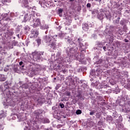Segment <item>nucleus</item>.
I'll return each mask as SVG.
<instances>
[{"instance_id": "nucleus-5", "label": "nucleus", "mask_w": 130, "mask_h": 130, "mask_svg": "<svg viewBox=\"0 0 130 130\" xmlns=\"http://www.w3.org/2000/svg\"><path fill=\"white\" fill-rule=\"evenodd\" d=\"M54 38L52 36H46L45 39V42L46 43L49 42L50 43L52 41V39Z\"/></svg>"}, {"instance_id": "nucleus-26", "label": "nucleus", "mask_w": 130, "mask_h": 130, "mask_svg": "<svg viewBox=\"0 0 130 130\" xmlns=\"http://www.w3.org/2000/svg\"><path fill=\"white\" fill-rule=\"evenodd\" d=\"M63 74H66V73H68V70L64 69V70H61V71Z\"/></svg>"}, {"instance_id": "nucleus-28", "label": "nucleus", "mask_w": 130, "mask_h": 130, "mask_svg": "<svg viewBox=\"0 0 130 130\" xmlns=\"http://www.w3.org/2000/svg\"><path fill=\"white\" fill-rule=\"evenodd\" d=\"M44 121L45 122H46V123H49V119H45Z\"/></svg>"}, {"instance_id": "nucleus-43", "label": "nucleus", "mask_w": 130, "mask_h": 130, "mask_svg": "<svg viewBox=\"0 0 130 130\" xmlns=\"http://www.w3.org/2000/svg\"><path fill=\"white\" fill-rule=\"evenodd\" d=\"M94 1H95V2H98V0H94Z\"/></svg>"}, {"instance_id": "nucleus-21", "label": "nucleus", "mask_w": 130, "mask_h": 130, "mask_svg": "<svg viewBox=\"0 0 130 130\" xmlns=\"http://www.w3.org/2000/svg\"><path fill=\"white\" fill-rule=\"evenodd\" d=\"M82 114V111L81 110H77L76 111V114Z\"/></svg>"}, {"instance_id": "nucleus-31", "label": "nucleus", "mask_w": 130, "mask_h": 130, "mask_svg": "<svg viewBox=\"0 0 130 130\" xmlns=\"http://www.w3.org/2000/svg\"><path fill=\"white\" fill-rule=\"evenodd\" d=\"M13 71H14V72H15V73H17V72L18 71V68H14V69H13Z\"/></svg>"}, {"instance_id": "nucleus-4", "label": "nucleus", "mask_w": 130, "mask_h": 130, "mask_svg": "<svg viewBox=\"0 0 130 130\" xmlns=\"http://www.w3.org/2000/svg\"><path fill=\"white\" fill-rule=\"evenodd\" d=\"M43 113V111L41 109H38L36 111H35L34 112V114L36 116V118H39V115L40 114H42Z\"/></svg>"}, {"instance_id": "nucleus-16", "label": "nucleus", "mask_w": 130, "mask_h": 130, "mask_svg": "<svg viewBox=\"0 0 130 130\" xmlns=\"http://www.w3.org/2000/svg\"><path fill=\"white\" fill-rule=\"evenodd\" d=\"M67 42H68V43H69V44H71V45H73V44L74 43V42H73V40H70V39H68L67 40Z\"/></svg>"}, {"instance_id": "nucleus-15", "label": "nucleus", "mask_w": 130, "mask_h": 130, "mask_svg": "<svg viewBox=\"0 0 130 130\" xmlns=\"http://www.w3.org/2000/svg\"><path fill=\"white\" fill-rule=\"evenodd\" d=\"M62 12H63V9H59L58 13H59V15L60 17H62V14H62Z\"/></svg>"}, {"instance_id": "nucleus-41", "label": "nucleus", "mask_w": 130, "mask_h": 130, "mask_svg": "<svg viewBox=\"0 0 130 130\" xmlns=\"http://www.w3.org/2000/svg\"><path fill=\"white\" fill-rule=\"evenodd\" d=\"M99 130H104L103 128L99 129Z\"/></svg>"}, {"instance_id": "nucleus-22", "label": "nucleus", "mask_w": 130, "mask_h": 130, "mask_svg": "<svg viewBox=\"0 0 130 130\" xmlns=\"http://www.w3.org/2000/svg\"><path fill=\"white\" fill-rule=\"evenodd\" d=\"M119 20H120V17H118L115 21V23L118 24L119 23Z\"/></svg>"}, {"instance_id": "nucleus-17", "label": "nucleus", "mask_w": 130, "mask_h": 130, "mask_svg": "<svg viewBox=\"0 0 130 130\" xmlns=\"http://www.w3.org/2000/svg\"><path fill=\"white\" fill-rule=\"evenodd\" d=\"M28 86L27 84H24L22 85V88H24V89H28Z\"/></svg>"}, {"instance_id": "nucleus-35", "label": "nucleus", "mask_w": 130, "mask_h": 130, "mask_svg": "<svg viewBox=\"0 0 130 130\" xmlns=\"http://www.w3.org/2000/svg\"><path fill=\"white\" fill-rule=\"evenodd\" d=\"M83 51H84V52H86V50L83 49L82 51H81L80 54H83Z\"/></svg>"}, {"instance_id": "nucleus-45", "label": "nucleus", "mask_w": 130, "mask_h": 130, "mask_svg": "<svg viewBox=\"0 0 130 130\" xmlns=\"http://www.w3.org/2000/svg\"><path fill=\"white\" fill-rule=\"evenodd\" d=\"M78 97H80V95H78Z\"/></svg>"}, {"instance_id": "nucleus-19", "label": "nucleus", "mask_w": 130, "mask_h": 130, "mask_svg": "<svg viewBox=\"0 0 130 130\" xmlns=\"http://www.w3.org/2000/svg\"><path fill=\"white\" fill-rule=\"evenodd\" d=\"M64 94L66 96H71V92L70 91H66Z\"/></svg>"}, {"instance_id": "nucleus-13", "label": "nucleus", "mask_w": 130, "mask_h": 130, "mask_svg": "<svg viewBox=\"0 0 130 130\" xmlns=\"http://www.w3.org/2000/svg\"><path fill=\"white\" fill-rule=\"evenodd\" d=\"M98 19H99V20H103V19H104V14H100L98 16Z\"/></svg>"}, {"instance_id": "nucleus-20", "label": "nucleus", "mask_w": 130, "mask_h": 130, "mask_svg": "<svg viewBox=\"0 0 130 130\" xmlns=\"http://www.w3.org/2000/svg\"><path fill=\"white\" fill-rule=\"evenodd\" d=\"M19 66H22V68H24V67H25V66H24V62H23L22 61L19 62Z\"/></svg>"}, {"instance_id": "nucleus-36", "label": "nucleus", "mask_w": 130, "mask_h": 130, "mask_svg": "<svg viewBox=\"0 0 130 130\" xmlns=\"http://www.w3.org/2000/svg\"><path fill=\"white\" fill-rule=\"evenodd\" d=\"M103 48L104 51H106V47L104 46V47H103Z\"/></svg>"}, {"instance_id": "nucleus-3", "label": "nucleus", "mask_w": 130, "mask_h": 130, "mask_svg": "<svg viewBox=\"0 0 130 130\" xmlns=\"http://www.w3.org/2000/svg\"><path fill=\"white\" fill-rule=\"evenodd\" d=\"M49 46L53 49H55V48H56V39L53 38L52 41L50 43Z\"/></svg>"}, {"instance_id": "nucleus-1", "label": "nucleus", "mask_w": 130, "mask_h": 130, "mask_svg": "<svg viewBox=\"0 0 130 130\" xmlns=\"http://www.w3.org/2000/svg\"><path fill=\"white\" fill-rule=\"evenodd\" d=\"M35 17L33 15L30 16L29 21L30 23H33L34 27H37V26H40L41 25V21L39 18L35 19Z\"/></svg>"}, {"instance_id": "nucleus-11", "label": "nucleus", "mask_w": 130, "mask_h": 130, "mask_svg": "<svg viewBox=\"0 0 130 130\" xmlns=\"http://www.w3.org/2000/svg\"><path fill=\"white\" fill-rule=\"evenodd\" d=\"M28 20H29V15L28 14H26L24 16L23 21H24V22H27V21H28Z\"/></svg>"}, {"instance_id": "nucleus-8", "label": "nucleus", "mask_w": 130, "mask_h": 130, "mask_svg": "<svg viewBox=\"0 0 130 130\" xmlns=\"http://www.w3.org/2000/svg\"><path fill=\"white\" fill-rule=\"evenodd\" d=\"M6 79H7V78H6V77L4 75L0 74L1 82H5V81H6Z\"/></svg>"}, {"instance_id": "nucleus-34", "label": "nucleus", "mask_w": 130, "mask_h": 130, "mask_svg": "<svg viewBox=\"0 0 130 130\" xmlns=\"http://www.w3.org/2000/svg\"><path fill=\"white\" fill-rule=\"evenodd\" d=\"M95 112L94 111H91L90 112V115H94Z\"/></svg>"}, {"instance_id": "nucleus-37", "label": "nucleus", "mask_w": 130, "mask_h": 130, "mask_svg": "<svg viewBox=\"0 0 130 130\" xmlns=\"http://www.w3.org/2000/svg\"><path fill=\"white\" fill-rule=\"evenodd\" d=\"M128 105H130V99L128 100L127 104Z\"/></svg>"}, {"instance_id": "nucleus-44", "label": "nucleus", "mask_w": 130, "mask_h": 130, "mask_svg": "<svg viewBox=\"0 0 130 130\" xmlns=\"http://www.w3.org/2000/svg\"><path fill=\"white\" fill-rule=\"evenodd\" d=\"M99 2H101V0H98Z\"/></svg>"}, {"instance_id": "nucleus-23", "label": "nucleus", "mask_w": 130, "mask_h": 130, "mask_svg": "<svg viewBox=\"0 0 130 130\" xmlns=\"http://www.w3.org/2000/svg\"><path fill=\"white\" fill-rule=\"evenodd\" d=\"M37 42L39 45L41 44V39H38L37 40Z\"/></svg>"}, {"instance_id": "nucleus-30", "label": "nucleus", "mask_w": 130, "mask_h": 130, "mask_svg": "<svg viewBox=\"0 0 130 130\" xmlns=\"http://www.w3.org/2000/svg\"><path fill=\"white\" fill-rule=\"evenodd\" d=\"M13 43V45L15 46V45H17V44H18V42L14 41Z\"/></svg>"}, {"instance_id": "nucleus-32", "label": "nucleus", "mask_w": 130, "mask_h": 130, "mask_svg": "<svg viewBox=\"0 0 130 130\" xmlns=\"http://www.w3.org/2000/svg\"><path fill=\"white\" fill-rule=\"evenodd\" d=\"M86 7H87V8H91V4L88 3V4L86 5Z\"/></svg>"}, {"instance_id": "nucleus-38", "label": "nucleus", "mask_w": 130, "mask_h": 130, "mask_svg": "<svg viewBox=\"0 0 130 130\" xmlns=\"http://www.w3.org/2000/svg\"><path fill=\"white\" fill-rule=\"evenodd\" d=\"M125 42L126 43L128 42V40L125 39Z\"/></svg>"}, {"instance_id": "nucleus-42", "label": "nucleus", "mask_w": 130, "mask_h": 130, "mask_svg": "<svg viewBox=\"0 0 130 130\" xmlns=\"http://www.w3.org/2000/svg\"><path fill=\"white\" fill-rule=\"evenodd\" d=\"M60 127V125H58V127Z\"/></svg>"}, {"instance_id": "nucleus-25", "label": "nucleus", "mask_w": 130, "mask_h": 130, "mask_svg": "<svg viewBox=\"0 0 130 130\" xmlns=\"http://www.w3.org/2000/svg\"><path fill=\"white\" fill-rule=\"evenodd\" d=\"M118 125L119 128H122L123 127V124H119Z\"/></svg>"}, {"instance_id": "nucleus-27", "label": "nucleus", "mask_w": 130, "mask_h": 130, "mask_svg": "<svg viewBox=\"0 0 130 130\" xmlns=\"http://www.w3.org/2000/svg\"><path fill=\"white\" fill-rule=\"evenodd\" d=\"M63 34H59L58 36L60 37V38H63Z\"/></svg>"}, {"instance_id": "nucleus-33", "label": "nucleus", "mask_w": 130, "mask_h": 130, "mask_svg": "<svg viewBox=\"0 0 130 130\" xmlns=\"http://www.w3.org/2000/svg\"><path fill=\"white\" fill-rule=\"evenodd\" d=\"M60 106L61 108H64V105L63 104H60Z\"/></svg>"}, {"instance_id": "nucleus-6", "label": "nucleus", "mask_w": 130, "mask_h": 130, "mask_svg": "<svg viewBox=\"0 0 130 130\" xmlns=\"http://www.w3.org/2000/svg\"><path fill=\"white\" fill-rule=\"evenodd\" d=\"M23 8H26V9H29L30 7L29 6V2L28 0H23Z\"/></svg>"}, {"instance_id": "nucleus-24", "label": "nucleus", "mask_w": 130, "mask_h": 130, "mask_svg": "<svg viewBox=\"0 0 130 130\" xmlns=\"http://www.w3.org/2000/svg\"><path fill=\"white\" fill-rule=\"evenodd\" d=\"M79 47H81V48H82V47H84V44H83L82 43H80V44H79Z\"/></svg>"}, {"instance_id": "nucleus-40", "label": "nucleus", "mask_w": 130, "mask_h": 130, "mask_svg": "<svg viewBox=\"0 0 130 130\" xmlns=\"http://www.w3.org/2000/svg\"><path fill=\"white\" fill-rule=\"evenodd\" d=\"M70 2H74L75 0H69Z\"/></svg>"}, {"instance_id": "nucleus-18", "label": "nucleus", "mask_w": 130, "mask_h": 130, "mask_svg": "<svg viewBox=\"0 0 130 130\" xmlns=\"http://www.w3.org/2000/svg\"><path fill=\"white\" fill-rule=\"evenodd\" d=\"M83 41V39H82L81 38H78L77 42L79 44H80V43H82L81 42Z\"/></svg>"}, {"instance_id": "nucleus-14", "label": "nucleus", "mask_w": 130, "mask_h": 130, "mask_svg": "<svg viewBox=\"0 0 130 130\" xmlns=\"http://www.w3.org/2000/svg\"><path fill=\"white\" fill-rule=\"evenodd\" d=\"M90 76H92V77H93V76H95V75H96V72H95V70H91V72H90Z\"/></svg>"}, {"instance_id": "nucleus-39", "label": "nucleus", "mask_w": 130, "mask_h": 130, "mask_svg": "<svg viewBox=\"0 0 130 130\" xmlns=\"http://www.w3.org/2000/svg\"><path fill=\"white\" fill-rule=\"evenodd\" d=\"M52 37H53V38H55L54 37H57V35H55V36H52Z\"/></svg>"}, {"instance_id": "nucleus-29", "label": "nucleus", "mask_w": 130, "mask_h": 130, "mask_svg": "<svg viewBox=\"0 0 130 130\" xmlns=\"http://www.w3.org/2000/svg\"><path fill=\"white\" fill-rule=\"evenodd\" d=\"M120 24L121 25H124V20H121L120 22Z\"/></svg>"}, {"instance_id": "nucleus-9", "label": "nucleus", "mask_w": 130, "mask_h": 130, "mask_svg": "<svg viewBox=\"0 0 130 130\" xmlns=\"http://www.w3.org/2000/svg\"><path fill=\"white\" fill-rule=\"evenodd\" d=\"M38 36V31H32L31 34V37L32 38L37 37Z\"/></svg>"}, {"instance_id": "nucleus-7", "label": "nucleus", "mask_w": 130, "mask_h": 130, "mask_svg": "<svg viewBox=\"0 0 130 130\" xmlns=\"http://www.w3.org/2000/svg\"><path fill=\"white\" fill-rule=\"evenodd\" d=\"M45 102H46V101H45V99L44 98H40L38 100V103L41 105H42V104L45 103Z\"/></svg>"}, {"instance_id": "nucleus-12", "label": "nucleus", "mask_w": 130, "mask_h": 130, "mask_svg": "<svg viewBox=\"0 0 130 130\" xmlns=\"http://www.w3.org/2000/svg\"><path fill=\"white\" fill-rule=\"evenodd\" d=\"M125 110L126 111L129 112L130 111V105H128V104H127L126 105V106H125Z\"/></svg>"}, {"instance_id": "nucleus-10", "label": "nucleus", "mask_w": 130, "mask_h": 130, "mask_svg": "<svg viewBox=\"0 0 130 130\" xmlns=\"http://www.w3.org/2000/svg\"><path fill=\"white\" fill-rule=\"evenodd\" d=\"M31 72L32 73L33 75H36V73H37L38 71L37 70V68H34L31 70Z\"/></svg>"}, {"instance_id": "nucleus-2", "label": "nucleus", "mask_w": 130, "mask_h": 130, "mask_svg": "<svg viewBox=\"0 0 130 130\" xmlns=\"http://www.w3.org/2000/svg\"><path fill=\"white\" fill-rule=\"evenodd\" d=\"M4 88H5V89H3V87H2V86H0V90H2V91L4 93H5L6 94L7 93H8V94H10V86H9V82H5Z\"/></svg>"}]
</instances>
